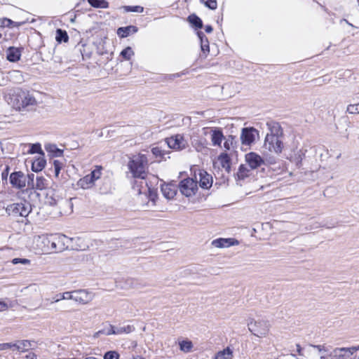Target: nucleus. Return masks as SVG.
Here are the masks:
<instances>
[{
    "label": "nucleus",
    "mask_w": 359,
    "mask_h": 359,
    "mask_svg": "<svg viewBox=\"0 0 359 359\" xmlns=\"http://www.w3.org/2000/svg\"><path fill=\"white\" fill-rule=\"evenodd\" d=\"M200 1L210 10H215L217 7V0H200Z\"/></svg>",
    "instance_id": "nucleus-41"
},
{
    "label": "nucleus",
    "mask_w": 359,
    "mask_h": 359,
    "mask_svg": "<svg viewBox=\"0 0 359 359\" xmlns=\"http://www.w3.org/2000/svg\"><path fill=\"white\" fill-rule=\"evenodd\" d=\"M197 35L200 39L201 47L202 51L204 53L206 52L208 53L210 51V48H209V42H208V38L206 37L205 34L201 31H198L197 32Z\"/></svg>",
    "instance_id": "nucleus-27"
},
{
    "label": "nucleus",
    "mask_w": 359,
    "mask_h": 359,
    "mask_svg": "<svg viewBox=\"0 0 359 359\" xmlns=\"http://www.w3.org/2000/svg\"><path fill=\"white\" fill-rule=\"evenodd\" d=\"M18 341L15 343H11V348L18 351Z\"/></svg>",
    "instance_id": "nucleus-59"
},
{
    "label": "nucleus",
    "mask_w": 359,
    "mask_h": 359,
    "mask_svg": "<svg viewBox=\"0 0 359 359\" xmlns=\"http://www.w3.org/2000/svg\"><path fill=\"white\" fill-rule=\"evenodd\" d=\"M95 183L92 176L89 174L80 179L78 182V185L82 189H88L91 187Z\"/></svg>",
    "instance_id": "nucleus-25"
},
{
    "label": "nucleus",
    "mask_w": 359,
    "mask_h": 359,
    "mask_svg": "<svg viewBox=\"0 0 359 359\" xmlns=\"http://www.w3.org/2000/svg\"><path fill=\"white\" fill-rule=\"evenodd\" d=\"M310 346L314 348H316L319 352H327L328 351V348L325 345L311 344Z\"/></svg>",
    "instance_id": "nucleus-55"
},
{
    "label": "nucleus",
    "mask_w": 359,
    "mask_h": 359,
    "mask_svg": "<svg viewBox=\"0 0 359 359\" xmlns=\"http://www.w3.org/2000/svg\"><path fill=\"white\" fill-rule=\"evenodd\" d=\"M188 21L196 29H201L203 27V22L201 19L195 14H191L188 17Z\"/></svg>",
    "instance_id": "nucleus-30"
},
{
    "label": "nucleus",
    "mask_w": 359,
    "mask_h": 359,
    "mask_svg": "<svg viewBox=\"0 0 359 359\" xmlns=\"http://www.w3.org/2000/svg\"><path fill=\"white\" fill-rule=\"evenodd\" d=\"M99 332H102L107 335H110L118 334L119 331L118 330L117 327L109 325V327L105 331H100Z\"/></svg>",
    "instance_id": "nucleus-47"
},
{
    "label": "nucleus",
    "mask_w": 359,
    "mask_h": 359,
    "mask_svg": "<svg viewBox=\"0 0 359 359\" xmlns=\"http://www.w3.org/2000/svg\"><path fill=\"white\" fill-rule=\"evenodd\" d=\"M178 189L182 195L191 197L194 196L198 191L197 182L192 178L187 177L179 183Z\"/></svg>",
    "instance_id": "nucleus-4"
},
{
    "label": "nucleus",
    "mask_w": 359,
    "mask_h": 359,
    "mask_svg": "<svg viewBox=\"0 0 359 359\" xmlns=\"http://www.w3.org/2000/svg\"><path fill=\"white\" fill-rule=\"evenodd\" d=\"M103 359H119V354L115 351H109L104 354Z\"/></svg>",
    "instance_id": "nucleus-45"
},
{
    "label": "nucleus",
    "mask_w": 359,
    "mask_h": 359,
    "mask_svg": "<svg viewBox=\"0 0 359 359\" xmlns=\"http://www.w3.org/2000/svg\"><path fill=\"white\" fill-rule=\"evenodd\" d=\"M211 141L213 146H221V143L224 138L221 129L215 128L211 130Z\"/></svg>",
    "instance_id": "nucleus-20"
},
{
    "label": "nucleus",
    "mask_w": 359,
    "mask_h": 359,
    "mask_svg": "<svg viewBox=\"0 0 359 359\" xmlns=\"http://www.w3.org/2000/svg\"><path fill=\"white\" fill-rule=\"evenodd\" d=\"M32 211V207L29 202L25 201L24 202L13 203L8 205L6 208V212L9 216L13 217H26Z\"/></svg>",
    "instance_id": "nucleus-3"
},
{
    "label": "nucleus",
    "mask_w": 359,
    "mask_h": 359,
    "mask_svg": "<svg viewBox=\"0 0 359 359\" xmlns=\"http://www.w3.org/2000/svg\"><path fill=\"white\" fill-rule=\"evenodd\" d=\"M85 359H101L100 358H95L94 356H88L86 357Z\"/></svg>",
    "instance_id": "nucleus-64"
},
{
    "label": "nucleus",
    "mask_w": 359,
    "mask_h": 359,
    "mask_svg": "<svg viewBox=\"0 0 359 359\" xmlns=\"http://www.w3.org/2000/svg\"><path fill=\"white\" fill-rule=\"evenodd\" d=\"M11 262L13 264H28L30 263V260L25 258H14L12 259Z\"/></svg>",
    "instance_id": "nucleus-50"
},
{
    "label": "nucleus",
    "mask_w": 359,
    "mask_h": 359,
    "mask_svg": "<svg viewBox=\"0 0 359 359\" xmlns=\"http://www.w3.org/2000/svg\"><path fill=\"white\" fill-rule=\"evenodd\" d=\"M35 98L28 93L22 92L18 95L16 100V108L19 110L32 107L36 104Z\"/></svg>",
    "instance_id": "nucleus-6"
},
{
    "label": "nucleus",
    "mask_w": 359,
    "mask_h": 359,
    "mask_svg": "<svg viewBox=\"0 0 359 359\" xmlns=\"http://www.w3.org/2000/svg\"><path fill=\"white\" fill-rule=\"evenodd\" d=\"M50 152L53 153V156H61L63 154V150L58 149L55 145H50L46 148Z\"/></svg>",
    "instance_id": "nucleus-42"
},
{
    "label": "nucleus",
    "mask_w": 359,
    "mask_h": 359,
    "mask_svg": "<svg viewBox=\"0 0 359 359\" xmlns=\"http://www.w3.org/2000/svg\"><path fill=\"white\" fill-rule=\"evenodd\" d=\"M71 299L81 304H87L91 302L94 295L86 290H77L71 292Z\"/></svg>",
    "instance_id": "nucleus-10"
},
{
    "label": "nucleus",
    "mask_w": 359,
    "mask_h": 359,
    "mask_svg": "<svg viewBox=\"0 0 359 359\" xmlns=\"http://www.w3.org/2000/svg\"><path fill=\"white\" fill-rule=\"evenodd\" d=\"M101 169L97 168L93 170L89 175L92 176L94 181L98 180L101 177Z\"/></svg>",
    "instance_id": "nucleus-51"
},
{
    "label": "nucleus",
    "mask_w": 359,
    "mask_h": 359,
    "mask_svg": "<svg viewBox=\"0 0 359 359\" xmlns=\"http://www.w3.org/2000/svg\"><path fill=\"white\" fill-rule=\"evenodd\" d=\"M177 189L178 186L177 187L175 184L170 183L162 185L161 191L166 198L172 199L175 196Z\"/></svg>",
    "instance_id": "nucleus-17"
},
{
    "label": "nucleus",
    "mask_w": 359,
    "mask_h": 359,
    "mask_svg": "<svg viewBox=\"0 0 359 359\" xmlns=\"http://www.w3.org/2000/svg\"><path fill=\"white\" fill-rule=\"evenodd\" d=\"M72 295L71 292H65L63 293H59L53 297L51 303L58 302L62 299H71Z\"/></svg>",
    "instance_id": "nucleus-36"
},
{
    "label": "nucleus",
    "mask_w": 359,
    "mask_h": 359,
    "mask_svg": "<svg viewBox=\"0 0 359 359\" xmlns=\"http://www.w3.org/2000/svg\"><path fill=\"white\" fill-rule=\"evenodd\" d=\"M257 135L258 130L254 128H243L240 137L242 144L250 145L255 142Z\"/></svg>",
    "instance_id": "nucleus-12"
},
{
    "label": "nucleus",
    "mask_w": 359,
    "mask_h": 359,
    "mask_svg": "<svg viewBox=\"0 0 359 359\" xmlns=\"http://www.w3.org/2000/svg\"><path fill=\"white\" fill-rule=\"evenodd\" d=\"M245 161L251 168V170L256 169L262 165L265 164L264 160L255 152H250L245 154Z\"/></svg>",
    "instance_id": "nucleus-14"
},
{
    "label": "nucleus",
    "mask_w": 359,
    "mask_h": 359,
    "mask_svg": "<svg viewBox=\"0 0 359 359\" xmlns=\"http://www.w3.org/2000/svg\"><path fill=\"white\" fill-rule=\"evenodd\" d=\"M296 347H297V352L298 353V354L299 355H303L302 348L301 347V346L299 344H297Z\"/></svg>",
    "instance_id": "nucleus-60"
},
{
    "label": "nucleus",
    "mask_w": 359,
    "mask_h": 359,
    "mask_svg": "<svg viewBox=\"0 0 359 359\" xmlns=\"http://www.w3.org/2000/svg\"><path fill=\"white\" fill-rule=\"evenodd\" d=\"M59 204L60 207H62L64 208H67V210H64L65 214H68L72 212V203H71L70 200L65 199L61 200L59 201Z\"/></svg>",
    "instance_id": "nucleus-38"
},
{
    "label": "nucleus",
    "mask_w": 359,
    "mask_h": 359,
    "mask_svg": "<svg viewBox=\"0 0 359 359\" xmlns=\"http://www.w3.org/2000/svg\"><path fill=\"white\" fill-rule=\"evenodd\" d=\"M20 49L15 47H9L6 50V58L8 61L15 62L20 59Z\"/></svg>",
    "instance_id": "nucleus-19"
},
{
    "label": "nucleus",
    "mask_w": 359,
    "mask_h": 359,
    "mask_svg": "<svg viewBox=\"0 0 359 359\" xmlns=\"http://www.w3.org/2000/svg\"><path fill=\"white\" fill-rule=\"evenodd\" d=\"M53 165L55 170V175L56 177H57L62 168V163L57 160H55L53 162Z\"/></svg>",
    "instance_id": "nucleus-52"
},
{
    "label": "nucleus",
    "mask_w": 359,
    "mask_h": 359,
    "mask_svg": "<svg viewBox=\"0 0 359 359\" xmlns=\"http://www.w3.org/2000/svg\"><path fill=\"white\" fill-rule=\"evenodd\" d=\"M280 137L274 135H266L264 147L271 152L277 154H280L283 149V143Z\"/></svg>",
    "instance_id": "nucleus-5"
},
{
    "label": "nucleus",
    "mask_w": 359,
    "mask_h": 359,
    "mask_svg": "<svg viewBox=\"0 0 359 359\" xmlns=\"http://www.w3.org/2000/svg\"><path fill=\"white\" fill-rule=\"evenodd\" d=\"M304 156H305V153L303 152L302 150H299L294 154V159L296 161V165L297 166H299L302 164V161Z\"/></svg>",
    "instance_id": "nucleus-48"
},
{
    "label": "nucleus",
    "mask_w": 359,
    "mask_h": 359,
    "mask_svg": "<svg viewBox=\"0 0 359 359\" xmlns=\"http://www.w3.org/2000/svg\"><path fill=\"white\" fill-rule=\"evenodd\" d=\"M180 348L182 351L188 353L191 351L193 344L189 340H183L179 343Z\"/></svg>",
    "instance_id": "nucleus-37"
},
{
    "label": "nucleus",
    "mask_w": 359,
    "mask_h": 359,
    "mask_svg": "<svg viewBox=\"0 0 359 359\" xmlns=\"http://www.w3.org/2000/svg\"><path fill=\"white\" fill-rule=\"evenodd\" d=\"M89 4L94 8H107L109 4L105 0H88Z\"/></svg>",
    "instance_id": "nucleus-35"
},
{
    "label": "nucleus",
    "mask_w": 359,
    "mask_h": 359,
    "mask_svg": "<svg viewBox=\"0 0 359 359\" xmlns=\"http://www.w3.org/2000/svg\"><path fill=\"white\" fill-rule=\"evenodd\" d=\"M117 328H118V330L119 331L118 334H122V333H130L135 330V328L133 325L117 327Z\"/></svg>",
    "instance_id": "nucleus-49"
},
{
    "label": "nucleus",
    "mask_w": 359,
    "mask_h": 359,
    "mask_svg": "<svg viewBox=\"0 0 359 359\" xmlns=\"http://www.w3.org/2000/svg\"><path fill=\"white\" fill-rule=\"evenodd\" d=\"M351 355H353L351 347L336 348L329 354V357L330 359H346Z\"/></svg>",
    "instance_id": "nucleus-15"
},
{
    "label": "nucleus",
    "mask_w": 359,
    "mask_h": 359,
    "mask_svg": "<svg viewBox=\"0 0 359 359\" xmlns=\"http://www.w3.org/2000/svg\"><path fill=\"white\" fill-rule=\"evenodd\" d=\"M212 183V177L206 172H200L199 185L203 189H209Z\"/></svg>",
    "instance_id": "nucleus-22"
},
{
    "label": "nucleus",
    "mask_w": 359,
    "mask_h": 359,
    "mask_svg": "<svg viewBox=\"0 0 359 359\" xmlns=\"http://www.w3.org/2000/svg\"><path fill=\"white\" fill-rule=\"evenodd\" d=\"M0 26L4 29V27H19L22 23V22H15L11 19L8 18H2L0 19Z\"/></svg>",
    "instance_id": "nucleus-33"
},
{
    "label": "nucleus",
    "mask_w": 359,
    "mask_h": 359,
    "mask_svg": "<svg viewBox=\"0 0 359 359\" xmlns=\"http://www.w3.org/2000/svg\"><path fill=\"white\" fill-rule=\"evenodd\" d=\"M53 235L38 236L34 238V243L36 244L39 250L42 253L53 250Z\"/></svg>",
    "instance_id": "nucleus-7"
},
{
    "label": "nucleus",
    "mask_w": 359,
    "mask_h": 359,
    "mask_svg": "<svg viewBox=\"0 0 359 359\" xmlns=\"http://www.w3.org/2000/svg\"><path fill=\"white\" fill-rule=\"evenodd\" d=\"M145 187H142V185H140L141 187L138 188L139 185L137 184V182H136L133 189H137L138 191V194L140 195L144 194L149 201H152L153 203H155V201L158 197L156 189L154 188H151L148 186L147 182H144Z\"/></svg>",
    "instance_id": "nucleus-13"
},
{
    "label": "nucleus",
    "mask_w": 359,
    "mask_h": 359,
    "mask_svg": "<svg viewBox=\"0 0 359 359\" xmlns=\"http://www.w3.org/2000/svg\"><path fill=\"white\" fill-rule=\"evenodd\" d=\"M351 349L352 351V353H353L356 351H359V345L357 346H352V347H351Z\"/></svg>",
    "instance_id": "nucleus-62"
},
{
    "label": "nucleus",
    "mask_w": 359,
    "mask_h": 359,
    "mask_svg": "<svg viewBox=\"0 0 359 359\" xmlns=\"http://www.w3.org/2000/svg\"><path fill=\"white\" fill-rule=\"evenodd\" d=\"M128 168L133 178L144 180L147 177L148 158L144 154L134 156L128 163Z\"/></svg>",
    "instance_id": "nucleus-1"
},
{
    "label": "nucleus",
    "mask_w": 359,
    "mask_h": 359,
    "mask_svg": "<svg viewBox=\"0 0 359 359\" xmlns=\"http://www.w3.org/2000/svg\"><path fill=\"white\" fill-rule=\"evenodd\" d=\"M251 168L249 169L245 165H241L237 172V180H243L250 175Z\"/></svg>",
    "instance_id": "nucleus-28"
},
{
    "label": "nucleus",
    "mask_w": 359,
    "mask_h": 359,
    "mask_svg": "<svg viewBox=\"0 0 359 359\" xmlns=\"http://www.w3.org/2000/svg\"><path fill=\"white\" fill-rule=\"evenodd\" d=\"M137 30V27L133 25L121 27L117 29V34L121 38H126L130 34V33H136Z\"/></svg>",
    "instance_id": "nucleus-23"
},
{
    "label": "nucleus",
    "mask_w": 359,
    "mask_h": 359,
    "mask_svg": "<svg viewBox=\"0 0 359 359\" xmlns=\"http://www.w3.org/2000/svg\"><path fill=\"white\" fill-rule=\"evenodd\" d=\"M25 359H37V358L35 353H29L25 356Z\"/></svg>",
    "instance_id": "nucleus-58"
},
{
    "label": "nucleus",
    "mask_w": 359,
    "mask_h": 359,
    "mask_svg": "<svg viewBox=\"0 0 359 359\" xmlns=\"http://www.w3.org/2000/svg\"><path fill=\"white\" fill-rule=\"evenodd\" d=\"M46 164V161L44 159L43 156H39L32 162V170L35 172H38L45 168Z\"/></svg>",
    "instance_id": "nucleus-24"
},
{
    "label": "nucleus",
    "mask_w": 359,
    "mask_h": 359,
    "mask_svg": "<svg viewBox=\"0 0 359 359\" xmlns=\"http://www.w3.org/2000/svg\"><path fill=\"white\" fill-rule=\"evenodd\" d=\"M249 331L258 337H265L270 328L269 322L266 320L258 318L257 319L249 318L248 320Z\"/></svg>",
    "instance_id": "nucleus-2"
},
{
    "label": "nucleus",
    "mask_w": 359,
    "mask_h": 359,
    "mask_svg": "<svg viewBox=\"0 0 359 359\" xmlns=\"http://www.w3.org/2000/svg\"><path fill=\"white\" fill-rule=\"evenodd\" d=\"M218 161H219L221 166L225 169L227 172L231 171V158L229 154L226 152H222L218 156Z\"/></svg>",
    "instance_id": "nucleus-21"
},
{
    "label": "nucleus",
    "mask_w": 359,
    "mask_h": 359,
    "mask_svg": "<svg viewBox=\"0 0 359 359\" xmlns=\"http://www.w3.org/2000/svg\"><path fill=\"white\" fill-rule=\"evenodd\" d=\"M48 203H50V205H57V202H56V201H55V199H53V198H51V200H50V201H48Z\"/></svg>",
    "instance_id": "nucleus-63"
},
{
    "label": "nucleus",
    "mask_w": 359,
    "mask_h": 359,
    "mask_svg": "<svg viewBox=\"0 0 359 359\" xmlns=\"http://www.w3.org/2000/svg\"><path fill=\"white\" fill-rule=\"evenodd\" d=\"M72 239L63 234L53 235V250L62 252L69 248Z\"/></svg>",
    "instance_id": "nucleus-9"
},
{
    "label": "nucleus",
    "mask_w": 359,
    "mask_h": 359,
    "mask_svg": "<svg viewBox=\"0 0 359 359\" xmlns=\"http://www.w3.org/2000/svg\"><path fill=\"white\" fill-rule=\"evenodd\" d=\"M151 152L156 157L161 158H164V156L166 154V152L162 149V147H155L152 148Z\"/></svg>",
    "instance_id": "nucleus-43"
},
{
    "label": "nucleus",
    "mask_w": 359,
    "mask_h": 359,
    "mask_svg": "<svg viewBox=\"0 0 359 359\" xmlns=\"http://www.w3.org/2000/svg\"><path fill=\"white\" fill-rule=\"evenodd\" d=\"M346 112L351 114H359V103L348 105Z\"/></svg>",
    "instance_id": "nucleus-46"
},
{
    "label": "nucleus",
    "mask_w": 359,
    "mask_h": 359,
    "mask_svg": "<svg viewBox=\"0 0 359 359\" xmlns=\"http://www.w3.org/2000/svg\"><path fill=\"white\" fill-rule=\"evenodd\" d=\"M32 343H34V341L18 340V351L20 352L27 351L32 346Z\"/></svg>",
    "instance_id": "nucleus-32"
},
{
    "label": "nucleus",
    "mask_w": 359,
    "mask_h": 359,
    "mask_svg": "<svg viewBox=\"0 0 359 359\" xmlns=\"http://www.w3.org/2000/svg\"><path fill=\"white\" fill-rule=\"evenodd\" d=\"M55 40L58 43L67 42L69 41V36L65 30L57 29L56 30Z\"/></svg>",
    "instance_id": "nucleus-31"
},
{
    "label": "nucleus",
    "mask_w": 359,
    "mask_h": 359,
    "mask_svg": "<svg viewBox=\"0 0 359 359\" xmlns=\"http://www.w3.org/2000/svg\"><path fill=\"white\" fill-rule=\"evenodd\" d=\"M27 178V186L29 187H32V189L34 187V174H28L27 176H26Z\"/></svg>",
    "instance_id": "nucleus-53"
},
{
    "label": "nucleus",
    "mask_w": 359,
    "mask_h": 359,
    "mask_svg": "<svg viewBox=\"0 0 359 359\" xmlns=\"http://www.w3.org/2000/svg\"><path fill=\"white\" fill-rule=\"evenodd\" d=\"M164 144L168 148L182 150L187 147V142L182 135H176L166 138Z\"/></svg>",
    "instance_id": "nucleus-11"
},
{
    "label": "nucleus",
    "mask_w": 359,
    "mask_h": 359,
    "mask_svg": "<svg viewBox=\"0 0 359 359\" xmlns=\"http://www.w3.org/2000/svg\"><path fill=\"white\" fill-rule=\"evenodd\" d=\"M11 348V343L0 344V351H4Z\"/></svg>",
    "instance_id": "nucleus-57"
},
{
    "label": "nucleus",
    "mask_w": 359,
    "mask_h": 359,
    "mask_svg": "<svg viewBox=\"0 0 359 359\" xmlns=\"http://www.w3.org/2000/svg\"><path fill=\"white\" fill-rule=\"evenodd\" d=\"M124 10L126 12H135V13H142L144 11L143 7L140 6H124Z\"/></svg>",
    "instance_id": "nucleus-44"
},
{
    "label": "nucleus",
    "mask_w": 359,
    "mask_h": 359,
    "mask_svg": "<svg viewBox=\"0 0 359 359\" xmlns=\"http://www.w3.org/2000/svg\"><path fill=\"white\" fill-rule=\"evenodd\" d=\"M9 182L13 188L22 190L26 187L27 177L22 171H15L10 175Z\"/></svg>",
    "instance_id": "nucleus-8"
},
{
    "label": "nucleus",
    "mask_w": 359,
    "mask_h": 359,
    "mask_svg": "<svg viewBox=\"0 0 359 359\" xmlns=\"http://www.w3.org/2000/svg\"><path fill=\"white\" fill-rule=\"evenodd\" d=\"M213 29H212V27L211 25H206L205 27V31L207 32V33H211L212 32Z\"/></svg>",
    "instance_id": "nucleus-61"
},
{
    "label": "nucleus",
    "mask_w": 359,
    "mask_h": 359,
    "mask_svg": "<svg viewBox=\"0 0 359 359\" xmlns=\"http://www.w3.org/2000/svg\"><path fill=\"white\" fill-rule=\"evenodd\" d=\"M266 126L269 130V133L266 135L283 136V130L278 123L271 121L267 122Z\"/></svg>",
    "instance_id": "nucleus-18"
},
{
    "label": "nucleus",
    "mask_w": 359,
    "mask_h": 359,
    "mask_svg": "<svg viewBox=\"0 0 359 359\" xmlns=\"http://www.w3.org/2000/svg\"><path fill=\"white\" fill-rule=\"evenodd\" d=\"M239 242L238 240L233 238H217L212 241V245L215 248H228L233 245H238Z\"/></svg>",
    "instance_id": "nucleus-16"
},
{
    "label": "nucleus",
    "mask_w": 359,
    "mask_h": 359,
    "mask_svg": "<svg viewBox=\"0 0 359 359\" xmlns=\"http://www.w3.org/2000/svg\"><path fill=\"white\" fill-rule=\"evenodd\" d=\"M9 170H10L9 166L6 165L5 170L4 171H2L1 180H2L3 182H5L7 183Z\"/></svg>",
    "instance_id": "nucleus-54"
},
{
    "label": "nucleus",
    "mask_w": 359,
    "mask_h": 359,
    "mask_svg": "<svg viewBox=\"0 0 359 359\" xmlns=\"http://www.w3.org/2000/svg\"><path fill=\"white\" fill-rule=\"evenodd\" d=\"M47 187V180L42 176H38L36 178V183L33 189L43 190Z\"/></svg>",
    "instance_id": "nucleus-34"
},
{
    "label": "nucleus",
    "mask_w": 359,
    "mask_h": 359,
    "mask_svg": "<svg viewBox=\"0 0 359 359\" xmlns=\"http://www.w3.org/2000/svg\"><path fill=\"white\" fill-rule=\"evenodd\" d=\"M133 55H134V52L130 46L126 47L121 52V56L126 60H130Z\"/></svg>",
    "instance_id": "nucleus-39"
},
{
    "label": "nucleus",
    "mask_w": 359,
    "mask_h": 359,
    "mask_svg": "<svg viewBox=\"0 0 359 359\" xmlns=\"http://www.w3.org/2000/svg\"><path fill=\"white\" fill-rule=\"evenodd\" d=\"M237 143H238V141L235 136L229 135L226 138H225V142L224 143V147L226 151L234 149L237 147Z\"/></svg>",
    "instance_id": "nucleus-26"
},
{
    "label": "nucleus",
    "mask_w": 359,
    "mask_h": 359,
    "mask_svg": "<svg viewBox=\"0 0 359 359\" xmlns=\"http://www.w3.org/2000/svg\"><path fill=\"white\" fill-rule=\"evenodd\" d=\"M232 358L233 351L229 347H227L223 351L218 352L214 359H232Z\"/></svg>",
    "instance_id": "nucleus-29"
},
{
    "label": "nucleus",
    "mask_w": 359,
    "mask_h": 359,
    "mask_svg": "<svg viewBox=\"0 0 359 359\" xmlns=\"http://www.w3.org/2000/svg\"><path fill=\"white\" fill-rule=\"evenodd\" d=\"M8 309V304L4 301H0V311H6Z\"/></svg>",
    "instance_id": "nucleus-56"
},
{
    "label": "nucleus",
    "mask_w": 359,
    "mask_h": 359,
    "mask_svg": "<svg viewBox=\"0 0 359 359\" xmlns=\"http://www.w3.org/2000/svg\"><path fill=\"white\" fill-rule=\"evenodd\" d=\"M29 154H39L41 156H44V153L41 149V144L39 143L32 144L30 146V149L29 150Z\"/></svg>",
    "instance_id": "nucleus-40"
}]
</instances>
